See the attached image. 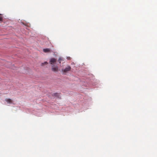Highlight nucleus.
I'll return each instance as SVG.
<instances>
[{
    "mask_svg": "<svg viewBox=\"0 0 157 157\" xmlns=\"http://www.w3.org/2000/svg\"><path fill=\"white\" fill-rule=\"evenodd\" d=\"M71 67L69 66H67L64 69H62V71L64 75H65L67 72L71 70Z\"/></svg>",
    "mask_w": 157,
    "mask_h": 157,
    "instance_id": "obj_1",
    "label": "nucleus"
},
{
    "mask_svg": "<svg viewBox=\"0 0 157 157\" xmlns=\"http://www.w3.org/2000/svg\"><path fill=\"white\" fill-rule=\"evenodd\" d=\"M52 70L54 72H58L59 70L58 67L57 66L52 65Z\"/></svg>",
    "mask_w": 157,
    "mask_h": 157,
    "instance_id": "obj_2",
    "label": "nucleus"
},
{
    "mask_svg": "<svg viewBox=\"0 0 157 157\" xmlns=\"http://www.w3.org/2000/svg\"><path fill=\"white\" fill-rule=\"evenodd\" d=\"M56 59L54 58H51L50 60V63L52 65H54L56 63Z\"/></svg>",
    "mask_w": 157,
    "mask_h": 157,
    "instance_id": "obj_3",
    "label": "nucleus"
},
{
    "mask_svg": "<svg viewBox=\"0 0 157 157\" xmlns=\"http://www.w3.org/2000/svg\"><path fill=\"white\" fill-rule=\"evenodd\" d=\"M43 51L45 53L50 52H51V50L50 48H44L43 49Z\"/></svg>",
    "mask_w": 157,
    "mask_h": 157,
    "instance_id": "obj_4",
    "label": "nucleus"
},
{
    "mask_svg": "<svg viewBox=\"0 0 157 157\" xmlns=\"http://www.w3.org/2000/svg\"><path fill=\"white\" fill-rule=\"evenodd\" d=\"M5 101H6L7 102L11 104L13 103V101L10 99H5Z\"/></svg>",
    "mask_w": 157,
    "mask_h": 157,
    "instance_id": "obj_5",
    "label": "nucleus"
},
{
    "mask_svg": "<svg viewBox=\"0 0 157 157\" xmlns=\"http://www.w3.org/2000/svg\"><path fill=\"white\" fill-rule=\"evenodd\" d=\"M54 96L57 97L59 98H60V94L59 93H55L53 94Z\"/></svg>",
    "mask_w": 157,
    "mask_h": 157,
    "instance_id": "obj_6",
    "label": "nucleus"
},
{
    "mask_svg": "<svg viewBox=\"0 0 157 157\" xmlns=\"http://www.w3.org/2000/svg\"><path fill=\"white\" fill-rule=\"evenodd\" d=\"M63 59L62 58L60 57L58 59V62L60 63L62 61H63Z\"/></svg>",
    "mask_w": 157,
    "mask_h": 157,
    "instance_id": "obj_7",
    "label": "nucleus"
},
{
    "mask_svg": "<svg viewBox=\"0 0 157 157\" xmlns=\"http://www.w3.org/2000/svg\"><path fill=\"white\" fill-rule=\"evenodd\" d=\"M48 63L47 62H45L44 63H41V65L43 66L44 64H47Z\"/></svg>",
    "mask_w": 157,
    "mask_h": 157,
    "instance_id": "obj_8",
    "label": "nucleus"
},
{
    "mask_svg": "<svg viewBox=\"0 0 157 157\" xmlns=\"http://www.w3.org/2000/svg\"><path fill=\"white\" fill-rule=\"evenodd\" d=\"M2 17L1 16H0V21H2Z\"/></svg>",
    "mask_w": 157,
    "mask_h": 157,
    "instance_id": "obj_9",
    "label": "nucleus"
},
{
    "mask_svg": "<svg viewBox=\"0 0 157 157\" xmlns=\"http://www.w3.org/2000/svg\"><path fill=\"white\" fill-rule=\"evenodd\" d=\"M67 59L68 60H70L71 59V57H67Z\"/></svg>",
    "mask_w": 157,
    "mask_h": 157,
    "instance_id": "obj_10",
    "label": "nucleus"
}]
</instances>
